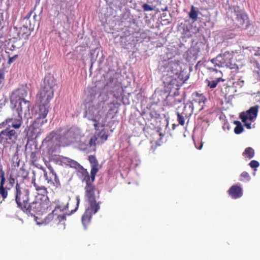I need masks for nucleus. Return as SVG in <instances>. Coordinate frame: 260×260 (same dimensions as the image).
<instances>
[{
	"label": "nucleus",
	"mask_w": 260,
	"mask_h": 260,
	"mask_svg": "<svg viewBox=\"0 0 260 260\" xmlns=\"http://www.w3.org/2000/svg\"><path fill=\"white\" fill-rule=\"evenodd\" d=\"M182 68L179 60L169 62L164 67L162 80L167 91L178 90L182 84Z\"/></svg>",
	"instance_id": "obj_1"
},
{
	"label": "nucleus",
	"mask_w": 260,
	"mask_h": 260,
	"mask_svg": "<svg viewBox=\"0 0 260 260\" xmlns=\"http://www.w3.org/2000/svg\"><path fill=\"white\" fill-rule=\"evenodd\" d=\"M51 210L49 201H45L36 196L34 201L29 204L25 213L30 214L43 215Z\"/></svg>",
	"instance_id": "obj_2"
},
{
	"label": "nucleus",
	"mask_w": 260,
	"mask_h": 260,
	"mask_svg": "<svg viewBox=\"0 0 260 260\" xmlns=\"http://www.w3.org/2000/svg\"><path fill=\"white\" fill-rule=\"evenodd\" d=\"M15 189V200L17 207L25 212L29 205V190L26 187L21 186L18 183L16 184Z\"/></svg>",
	"instance_id": "obj_3"
},
{
	"label": "nucleus",
	"mask_w": 260,
	"mask_h": 260,
	"mask_svg": "<svg viewBox=\"0 0 260 260\" xmlns=\"http://www.w3.org/2000/svg\"><path fill=\"white\" fill-rule=\"evenodd\" d=\"M53 86V80L45 79L42 88L37 95L38 103L50 104L54 96Z\"/></svg>",
	"instance_id": "obj_4"
},
{
	"label": "nucleus",
	"mask_w": 260,
	"mask_h": 260,
	"mask_svg": "<svg viewBox=\"0 0 260 260\" xmlns=\"http://www.w3.org/2000/svg\"><path fill=\"white\" fill-rule=\"evenodd\" d=\"M233 54L230 51H225L218 54L215 58L211 60V62L215 67H226L232 68Z\"/></svg>",
	"instance_id": "obj_5"
},
{
	"label": "nucleus",
	"mask_w": 260,
	"mask_h": 260,
	"mask_svg": "<svg viewBox=\"0 0 260 260\" xmlns=\"http://www.w3.org/2000/svg\"><path fill=\"white\" fill-rule=\"evenodd\" d=\"M18 137V134L15 129L7 127L0 132V144L4 146L14 144Z\"/></svg>",
	"instance_id": "obj_6"
},
{
	"label": "nucleus",
	"mask_w": 260,
	"mask_h": 260,
	"mask_svg": "<svg viewBox=\"0 0 260 260\" xmlns=\"http://www.w3.org/2000/svg\"><path fill=\"white\" fill-rule=\"evenodd\" d=\"M54 210L49 214L44 219L45 224H50L51 225L57 226L58 230L65 229V221L66 216L65 215H56L54 214Z\"/></svg>",
	"instance_id": "obj_7"
},
{
	"label": "nucleus",
	"mask_w": 260,
	"mask_h": 260,
	"mask_svg": "<svg viewBox=\"0 0 260 260\" xmlns=\"http://www.w3.org/2000/svg\"><path fill=\"white\" fill-rule=\"evenodd\" d=\"M39 104V109L36 112V119L34 121V122L30 125L29 126H27L24 129V133L26 134L27 135H28L29 132H30V134L32 135V134L34 133V123L36 122L37 120L41 118H45L49 112V109L50 108V104H42V103H38Z\"/></svg>",
	"instance_id": "obj_8"
},
{
	"label": "nucleus",
	"mask_w": 260,
	"mask_h": 260,
	"mask_svg": "<svg viewBox=\"0 0 260 260\" xmlns=\"http://www.w3.org/2000/svg\"><path fill=\"white\" fill-rule=\"evenodd\" d=\"M257 113L258 106H255L251 107L246 112L240 113V118L247 129L251 128V122L257 117Z\"/></svg>",
	"instance_id": "obj_9"
},
{
	"label": "nucleus",
	"mask_w": 260,
	"mask_h": 260,
	"mask_svg": "<svg viewBox=\"0 0 260 260\" xmlns=\"http://www.w3.org/2000/svg\"><path fill=\"white\" fill-rule=\"evenodd\" d=\"M11 104L12 105L11 109L12 112L21 116H22V114H23L24 116H26L30 114L31 103L29 101H20L18 102L11 103Z\"/></svg>",
	"instance_id": "obj_10"
},
{
	"label": "nucleus",
	"mask_w": 260,
	"mask_h": 260,
	"mask_svg": "<svg viewBox=\"0 0 260 260\" xmlns=\"http://www.w3.org/2000/svg\"><path fill=\"white\" fill-rule=\"evenodd\" d=\"M93 182H90L86 184L85 186V196L88 202V206H100L99 203L96 202V196L95 192H97L99 194L100 192L98 190L94 185Z\"/></svg>",
	"instance_id": "obj_11"
},
{
	"label": "nucleus",
	"mask_w": 260,
	"mask_h": 260,
	"mask_svg": "<svg viewBox=\"0 0 260 260\" xmlns=\"http://www.w3.org/2000/svg\"><path fill=\"white\" fill-rule=\"evenodd\" d=\"M208 69L212 72L211 77H210L212 80L208 79H206V82L207 83L208 86L210 88H215L219 82L224 81V79L222 77V73L220 71H218L212 67H209Z\"/></svg>",
	"instance_id": "obj_12"
},
{
	"label": "nucleus",
	"mask_w": 260,
	"mask_h": 260,
	"mask_svg": "<svg viewBox=\"0 0 260 260\" xmlns=\"http://www.w3.org/2000/svg\"><path fill=\"white\" fill-rule=\"evenodd\" d=\"M5 122L8 125V127L10 128L12 127V129H15L17 131L23 124L22 116L13 112L12 116L7 117L5 120Z\"/></svg>",
	"instance_id": "obj_13"
},
{
	"label": "nucleus",
	"mask_w": 260,
	"mask_h": 260,
	"mask_svg": "<svg viewBox=\"0 0 260 260\" xmlns=\"http://www.w3.org/2000/svg\"><path fill=\"white\" fill-rule=\"evenodd\" d=\"M100 206H88L82 217V222L85 228L89 224L93 215L95 214L100 209Z\"/></svg>",
	"instance_id": "obj_14"
},
{
	"label": "nucleus",
	"mask_w": 260,
	"mask_h": 260,
	"mask_svg": "<svg viewBox=\"0 0 260 260\" xmlns=\"http://www.w3.org/2000/svg\"><path fill=\"white\" fill-rule=\"evenodd\" d=\"M27 95V90L25 88H19L14 90L10 96V102L25 101L24 98Z\"/></svg>",
	"instance_id": "obj_15"
},
{
	"label": "nucleus",
	"mask_w": 260,
	"mask_h": 260,
	"mask_svg": "<svg viewBox=\"0 0 260 260\" xmlns=\"http://www.w3.org/2000/svg\"><path fill=\"white\" fill-rule=\"evenodd\" d=\"M193 99L191 101H189L190 103L192 104V107L199 110H202L203 108V104H204L206 98L203 94H199L197 92L193 93Z\"/></svg>",
	"instance_id": "obj_16"
},
{
	"label": "nucleus",
	"mask_w": 260,
	"mask_h": 260,
	"mask_svg": "<svg viewBox=\"0 0 260 260\" xmlns=\"http://www.w3.org/2000/svg\"><path fill=\"white\" fill-rule=\"evenodd\" d=\"M78 169H79V172L81 174L82 181L85 182L86 184L90 182H93L94 181L96 173H94V175L92 176L91 170L90 175H89L87 169L84 168L81 165L79 166Z\"/></svg>",
	"instance_id": "obj_17"
},
{
	"label": "nucleus",
	"mask_w": 260,
	"mask_h": 260,
	"mask_svg": "<svg viewBox=\"0 0 260 260\" xmlns=\"http://www.w3.org/2000/svg\"><path fill=\"white\" fill-rule=\"evenodd\" d=\"M0 196L2 197L3 201H5L8 196V191L10 188L5 186L6 178L5 177V172H2L0 175Z\"/></svg>",
	"instance_id": "obj_18"
},
{
	"label": "nucleus",
	"mask_w": 260,
	"mask_h": 260,
	"mask_svg": "<svg viewBox=\"0 0 260 260\" xmlns=\"http://www.w3.org/2000/svg\"><path fill=\"white\" fill-rule=\"evenodd\" d=\"M32 183L35 187L36 190L38 192V194L36 196H39L40 198L45 201H48L47 196V188L43 185H40L36 183L35 179L32 180Z\"/></svg>",
	"instance_id": "obj_19"
},
{
	"label": "nucleus",
	"mask_w": 260,
	"mask_h": 260,
	"mask_svg": "<svg viewBox=\"0 0 260 260\" xmlns=\"http://www.w3.org/2000/svg\"><path fill=\"white\" fill-rule=\"evenodd\" d=\"M44 172V176L47 181V182L50 184H53V185L58 187L60 185V181L59 178L57 177L56 174L55 173V177L52 174H50V173L48 174L46 170L44 168H42Z\"/></svg>",
	"instance_id": "obj_20"
},
{
	"label": "nucleus",
	"mask_w": 260,
	"mask_h": 260,
	"mask_svg": "<svg viewBox=\"0 0 260 260\" xmlns=\"http://www.w3.org/2000/svg\"><path fill=\"white\" fill-rule=\"evenodd\" d=\"M228 193L233 199H236L242 197V189L237 185H233L229 188Z\"/></svg>",
	"instance_id": "obj_21"
},
{
	"label": "nucleus",
	"mask_w": 260,
	"mask_h": 260,
	"mask_svg": "<svg viewBox=\"0 0 260 260\" xmlns=\"http://www.w3.org/2000/svg\"><path fill=\"white\" fill-rule=\"evenodd\" d=\"M33 29L34 28L23 25L20 27V30L18 33V35L19 38L24 40L28 39V37L30 35L31 32Z\"/></svg>",
	"instance_id": "obj_22"
},
{
	"label": "nucleus",
	"mask_w": 260,
	"mask_h": 260,
	"mask_svg": "<svg viewBox=\"0 0 260 260\" xmlns=\"http://www.w3.org/2000/svg\"><path fill=\"white\" fill-rule=\"evenodd\" d=\"M26 154L29 155L32 164H35L38 160L37 156L38 150L37 148H35L34 151H32V147L31 146H28V145H26Z\"/></svg>",
	"instance_id": "obj_23"
},
{
	"label": "nucleus",
	"mask_w": 260,
	"mask_h": 260,
	"mask_svg": "<svg viewBox=\"0 0 260 260\" xmlns=\"http://www.w3.org/2000/svg\"><path fill=\"white\" fill-rule=\"evenodd\" d=\"M88 160H89L91 167V173L92 175L93 176L94 173H97L99 171V162L96 159L95 156L93 155H90L88 157Z\"/></svg>",
	"instance_id": "obj_24"
},
{
	"label": "nucleus",
	"mask_w": 260,
	"mask_h": 260,
	"mask_svg": "<svg viewBox=\"0 0 260 260\" xmlns=\"http://www.w3.org/2000/svg\"><path fill=\"white\" fill-rule=\"evenodd\" d=\"M236 17L234 19V23L236 26L240 27L245 23V20L247 19V16L241 13L235 12Z\"/></svg>",
	"instance_id": "obj_25"
},
{
	"label": "nucleus",
	"mask_w": 260,
	"mask_h": 260,
	"mask_svg": "<svg viewBox=\"0 0 260 260\" xmlns=\"http://www.w3.org/2000/svg\"><path fill=\"white\" fill-rule=\"evenodd\" d=\"M194 109L192 104L187 102L185 104L182 113L185 115V118H189L192 114Z\"/></svg>",
	"instance_id": "obj_26"
},
{
	"label": "nucleus",
	"mask_w": 260,
	"mask_h": 260,
	"mask_svg": "<svg viewBox=\"0 0 260 260\" xmlns=\"http://www.w3.org/2000/svg\"><path fill=\"white\" fill-rule=\"evenodd\" d=\"M61 162L66 165L75 169H78L80 165L77 161L67 157H63L61 159Z\"/></svg>",
	"instance_id": "obj_27"
},
{
	"label": "nucleus",
	"mask_w": 260,
	"mask_h": 260,
	"mask_svg": "<svg viewBox=\"0 0 260 260\" xmlns=\"http://www.w3.org/2000/svg\"><path fill=\"white\" fill-rule=\"evenodd\" d=\"M254 150L251 147L246 148L242 153V155L246 158L249 159H251L254 156Z\"/></svg>",
	"instance_id": "obj_28"
},
{
	"label": "nucleus",
	"mask_w": 260,
	"mask_h": 260,
	"mask_svg": "<svg viewBox=\"0 0 260 260\" xmlns=\"http://www.w3.org/2000/svg\"><path fill=\"white\" fill-rule=\"evenodd\" d=\"M28 175V172L23 167L20 168L17 171V176L20 177L22 180L26 179Z\"/></svg>",
	"instance_id": "obj_29"
},
{
	"label": "nucleus",
	"mask_w": 260,
	"mask_h": 260,
	"mask_svg": "<svg viewBox=\"0 0 260 260\" xmlns=\"http://www.w3.org/2000/svg\"><path fill=\"white\" fill-rule=\"evenodd\" d=\"M234 123L236 125V126L234 128V132L236 134H240L243 131V126L239 121L235 120L234 121Z\"/></svg>",
	"instance_id": "obj_30"
},
{
	"label": "nucleus",
	"mask_w": 260,
	"mask_h": 260,
	"mask_svg": "<svg viewBox=\"0 0 260 260\" xmlns=\"http://www.w3.org/2000/svg\"><path fill=\"white\" fill-rule=\"evenodd\" d=\"M189 17L192 20L196 21L198 19V11L195 10V8L193 6L191 7V10L189 13Z\"/></svg>",
	"instance_id": "obj_31"
},
{
	"label": "nucleus",
	"mask_w": 260,
	"mask_h": 260,
	"mask_svg": "<svg viewBox=\"0 0 260 260\" xmlns=\"http://www.w3.org/2000/svg\"><path fill=\"white\" fill-rule=\"evenodd\" d=\"M177 121L178 123L181 125H183L185 123V115L183 114L182 113H179V112L177 113Z\"/></svg>",
	"instance_id": "obj_32"
},
{
	"label": "nucleus",
	"mask_w": 260,
	"mask_h": 260,
	"mask_svg": "<svg viewBox=\"0 0 260 260\" xmlns=\"http://www.w3.org/2000/svg\"><path fill=\"white\" fill-rule=\"evenodd\" d=\"M100 119V117L98 116H95V117H93L91 119V120L94 122L93 124V126L95 130L99 129Z\"/></svg>",
	"instance_id": "obj_33"
},
{
	"label": "nucleus",
	"mask_w": 260,
	"mask_h": 260,
	"mask_svg": "<svg viewBox=\"0 0 260 260\" xmlns=\"http://www.w3.org/2000/svg\"><path fill=\"white\" fill-rule=\"evenodd\" d=\"M22 21L23 26L34 28V24L31 22L29 19L23 18Z\"/></svg>",
	"instance_id": "obj_34"
},
{
	"label": "nucleus",
	"mask_w": 260,
	"mask_h": 260,
	"mask_svg": "<svg viewBox=\"0 0 260 260\" xmlns=\"http://www.w3.org/2000/svg\"><path fill=\"white\" fill-rule=\"evenodd\" d=\"M240 176L242 178V179L240 180L241 181H243V180L249 181L250 179V176L249 174L245 171L243 172L241 174Z\"/></svg>",
	"instance_id": "obj_35"
},
{
	"label": "nucleus",
	"mask_w": 260,
	"mask_h": 260,
	"mask_svg": "<svg viewBox=\"0 0 260 260\" xmlns=\"http://www.w3.org/2000/svg\"><path fill=\"white\" fill-rule=\"evenodd\" d=\"M249 165L251 168H256L259 166V162L255 160H251Z\"/></svg>",
	"instance_id": "obj_36"
},
{
	"label": "nucleus",
	"mask_w": 260,
	"mask_h": 260,
	"mask_svg": "<svg viewBox=\"0 0 260 260\" xmlns=\"http://www.w3.org/2000/svg\"><path fill=\"white\" fill-rule=\"evenodd\" d=\"M32 14H34V16H33L34 18H35L37 16H36V13H34V9L30 10L28 12V13L23 18L30 19V17Z\"/></svg>",
	"instance_id": "obj_37"
},
{
	"label": "nucleus",
	"mask_w": 260,
	"mask_h": 260,
	"mask_svg": "<svg viewBox=\"0 0 260 260\" xmlns=\"http://www.w3.org/2000/svg\"><path fill=\"white\" fill-rule=\"evenodd\" d=\"M5 72L4 70L1 69L0 70V84H2L5 78Z\"/></svg>",
	"instance_id": "obj_38"
},
{
	"label": "nucleus",
	"mask_w": 260,
	"mask_h": 260,
	"mask_svg": "<svg viewBox=\"0 0 260 260\" xmlns=\"http://www.w3.org/2000/svg\"><path fill=\"white\" fill-rule=\"evenodd\" d=\"M142 8L145 11H152L153 8L147 4H143Z\"/></svg>",
	"instance_id": "obj_39"
},
{
	"label": "nucleus",
	"mask_w": 260,
	"mask_h": 260,
	"mask_svg": "<svg viewBox=\"0 0 260 260\" xmlns=\"http://www.w3.org/2000/svg\"><path fill=\"white\" fill-rule=\"evenodd\" d=\"M97 140V138L95 136H93L92 137L89 141V145L90 146H95L96 145V141Z\"/></svg>",
	"instance_id": "obj_40"
},
{
	"label": "nucleus",
	"mask_w": 260,
	"mask_h": 260,
	"mask_svg": "<svg viewBox=\"0 0 260 260\" xmlns=\"http://www.w3.org/2000/svg\"><path fill=\"white\" fill-rule=\"evenodd\" d=\"M18 56L17 54H15L12 57H10L9 60L8 61V64H11L13 62H14L18 58Z\"/></svg>",
	"instance_id": "obj_41"
},
{
	"label": "nucleus",
	"mask_w": 260,
	"mask_h": 260,
	"mask_svg": "<svg viewBox=\"0 0 260 260\" xmlns=\"http://www.w3.org/2000/svg\"><path fill=\"white\" fill-rule=\"evenodd\" d=\"M8 180L9 184L12 186H13L15 182V179L12 176H10Z\"/></svg>",
	"instance_id": "obj_42"
},
{
	"label": "nucleus",
	"mask_w": 260,
	"mask_h": 260,
	"mask_svg": "<svg viewBox=\"0 0 260 260\" xmlns=\"http://www.w3.org/2000/svg\"><path fill=\"white\" fill-rule=\"evenodd\" d=\"M47 167L49 170L50 171V174H52V176H54L55 177V172H54L53 168L50 165H47Z\"/></svg>",
	"instance_id": "obj_43"
},
{
	"label": "nucleus",
	"mask_w": 260,
	"mask_h": 260,
	"mask_svg": "<svg viewBox=\"0 0 260 260\" xmlns=\"http://www.w3.org/2000/svg\"><path fill=\"white\" fill-rule=\"evenodd\" d=\"M55 132H52L51 133H50L49 135L45 139V140H49L51 137H54V135L55 134Z\"/></svg>",
	"instance_id": "obj_44"
},
{
	"label": "nucleus",
	"mask_w": 260,
	"mask_h": 260,
	"mask_svg": "<svg viewBox=\"0 0 260 260\" xmlns=\"http://www.w3.org/2000/svg\"><path fill=\"white\" fill-rule=\"evenodd\" d=\"M101 138L103 140H104L105 141L107 140V138H108V136L107 135H106V134H103L102 136H101Z\"/></svg>",
	"instance_id": "obj_45"
},
{
	"label": "nucleus",
	"mask_w": 260,
	"mask_h": 260,
	"mask_svg": "<svg viewBox=\"0 0 260 260\" xmlns=\"http://www.w3.org/2000/svg\"><path fill=\"white\" fill-rule=\"evenodd\" d=\"M6 125H7L6 123H5V121H4L1 123H0V128H3V127H4Z\"/></svg>",
	"instance_id": "obj_46"
},
{
	"label": "nucleus",
	"mask_w": 260,
	"mask_h": 260,
	"mask_svg": "<svg viewBox=\"0 0 260 260\" xmlns=\"http://www.w3.org/2000/svg\"><path fill=\"white\" fill-rule=\"evenodd\" d=\"M168 7H165V8H164V9H161V10H162V11H168Z\"/></svg>",
	"instance_id": "obj_47"
},
{
	"label": "nucleus",
	"mask_w": 260,
	"mask_h": 260,
	"mask_svg": "<svg viewBox=\"0 0 260 260\" xmlns=\"http://www.w3.org/2000/svg\"><path fill=\"white\" fill-rule=\"evenodd\" d=\"M39 2L40 1V0H38Z\"/></svg>",
	"instance_id": "obj_48"
}]
</instances>
